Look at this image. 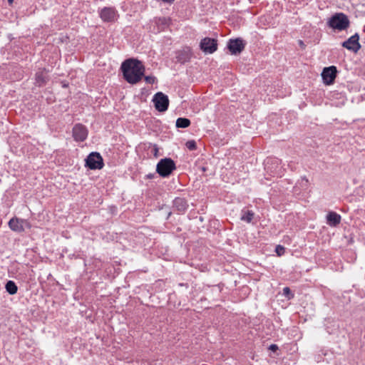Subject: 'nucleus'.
Returning <instances> with one entry per match:
<instances>
[{"label": "nucleus", "mask_w": 365, "mask_h": 365, "mask_svg": "<svg viewBox=\"0 0 365 365\" xmlns=\"http://www.w3.org/2000/svg\"><path fill=\"white\" fill-rule=\"evenodd\" d=\"M301 185L304 188H307L308 186V180L306 178H302L301 180Z\"/></svg>", "instance_id": "nucleus-24"}, {"label": "nucleus", "mask_w": 365, "mask_h": 365, "mask_svg": "<svg viewBox=\"0 0 365 365\" xmlns=\"http://www.w3.org/2000/svg\"><path fill=\"white\" fill-rule=\"evenodd\" d=\"M190 125V120L185 118H179L176 120V127L185 128Z\"/></svg>", "instance_id": "nucleus-17"}, {"label": "nucleus", "mask_w": 365, "mask_h": 365, "mask_svg": "<svg viewBox=\"0 0 365 365\" xmlns=\"http://www.w3.org/2000/svg\"><path fill=\"white\" fill-rule=\"evenodd\" d=\"M6 289L10 294H14L17 292V286L13 281H9L6 284Z\"/></svg>", "instance_id": "nucleus-18"}, {"label": "nucleus", "mask_w": 365, "mask_h": 365, "mask_svg": "<svg viewBox=\"0 0 365 365\" xmlns=\"http://www.w3.org/2000/svg\"><path fill=\"white\" fill-rule=\"evenodd\" d=\"M145 80L146 83L153 84L155 81V78L154 76H148L145 77Z\"/></svg>", "instance_id": "nucleus-23"}, {"label": "nucleus", "mask_w": 365, "mask_h": 365, "mask_svg": "<svg viewBox=\"0 0 365 365\" xmlns=\"http://www.w3.org/2000/svg\"><path fill=\"white\" fill-rule=\"evenodd\" d=\"M275 251L278 256H281L284 253V247L282 245H277L276 247Z\"/></svg>", "instance_id": "nucleus-22"}, {"label": "nucleus", "mask_w": 365, "mask_h": 365, "mask_svg": "<svg viewBox=\"0 0 365 365\" xmlns=\"http://www.w3.org/2000/svg\"><path fill=\"white\" fill-rule=\"evenodd\" d=\"M336 76V68L335 66H329L324 68L322 73V77L325 84L330 85L334 81Z\"/></svg>", "instance_id": "nucleus-8"}, {"label": "nucleus", "mask_w": 365, "mask_h": 365, "mask_svg": "<svg viewBox=\"0 0 365 365\" xmlns=\"http://www.w3.org/2000/svg\"><path fill=\"white\" fill-rule=\"evenodd\" d=\"M269 349L273 351H275L276 350L278 349V346L276 344H272L269 346Z\"/></svg>", "instance_id": "nucleus-25"}, {"label": "nucleus", "mask_w": 365, "mask_h": 365, "mask_svg": "<svg viewBox=\"0 0 365 365\" xmlns=\"http://www.w3.org/2000/svg\"><path fill=\"white\" fill-rule=\"evenodd\" d=\"M299 46H302V47H303V46H304V43H303V41H301V40H300V41H299Z\"/></svg>", "instance_id": "nucleus-26"}, {"label": "nucleus", "mask_w": 365, "mask_h": 365, "mask_svg": "<svg viewBox=\"0 0 365 365\" xmlns=\"http://www.w3.org/2000/svg\"><path fill=\"white\" fill-rule=\"evenodd\" d=\"M86 165L91 170L101 169L103 166V158L98 153H91L86 160Z\"/></svg>", "instance_id": "nucleus-6"}, {"label": "nucleus", "mask_w": 365, "mask_h": 365, "mask_svg": "<svg viewBox=\"0 0 365 365\" xmlns=\"http://www.w3.org/2000/svg\"><path fill=\"white\" fill-rule=\"evenodd\" d=\"M88 135V131L85 126L77 124L73 128V136L77 141H83Z\"/></svg>", "instance_id": "nucleus-11"}, {"label": "nucleus", "mask_w": 365, "mask_h": 365, "mask_svg": "<svg viewBox=\"0 0 365 365\" xmlns=\"http://www.w3.org/2000/svg\"><path fill=\"white\" fill-rule=\"evenodd\" d=\"M283 295L285 296L288 299L294 297V294L292 293L289 287H284L283 289Z\"/></svg>", "instance_id": "nucleus-20"}, {"label": "nucleus", "mask_w": 365, "mask_h": 365, "mask_svg": "<svg viewBox=\"0 0 365 365\" xmlns=\"http://www.w3.org/2000/svg\"><path fill=\"white\" fill-rule=\"evenodd\" d=\"M121 69L125 79L132 84L140 81L145 72L142 62L133 58L125 61L121 65Z\"/></svg>", "instance_id": "nucleus-1"}, {"label": "nucleus", "mask_w": 365, "mask_h": 365, "mask_svg": "<svg viewBox=\"0 0 365 365\" xmlns=\"http://www.w3.org/2000/svg\"><path fill=\"white\" fill-rule=\"evenodd\" d=\"M186 147L190 150H195L196 143L194 140H189L186 143Z\"/></svg>", "instance_id": "nucleus-21"}, {"label": "nucleus", "mask_w": 365, "mask_h": 365, "mask_svg": "<svg viewBox=\"0 0 365 365\" xmlns=\"http://www.w3.org/2000/svg\"><path fill=\"white\" fill-rule=\"evenodd\" d=\"M173 207L179 212H184L187 207V204L185 199L177 197L173 201Z\"/></svg>", "instance_id": "nucleus-14"}, {"label": "nucleus", "mask_w": 365, "mask_h": 365, "mask_svg": "<svg viewBox=\"0 0 365 365\" xmlns=\"http://www.w3.org/2000/svg\"><path fill=\"white\" fill-rule=\"evenodd\" d=\"M227 47L232 54H237L243 50L245 44L243 43L242 40L237 38L230 40Z\"/></svg>", "instance_id": "nucleus-13"}, {"label": "nucleus", "mask_w": 365, "mask_h": 365, "mask_svg": "<svg viewBox=\"0 0 365 365\" xmlns=\"http://www.w3.org/2000/svg\"><path fill=\"white\" fill-rule=\"evenodd\" d=\"M36 80V83L38 86H41L42 84H43L46 81V76L44 75V73L43 71L37 73Z\"/></svg>", "instance_id": "nucleus-19"}, {"label": "nucleus", "mask_w": 365, "mask_h": 365, "mask_svg": "<svg viewBox=\"0 0 365 365\" xmlns=\"http://www.w3.org/2000/svg\"><path fill=\"white\" fill-rule=\"evenodd\" d=\"M359 36L358 34H355L349 38L346 41L342 43V46L346 49L356 53L361 48V45L359 42Z\"/></svg>", "instance_id": "nucleus-7"}, {"label": "nucleus", "mask_w": 365, "mask_h": 365, "mask_svg": "<svg viewBox=\"0 0 365 365\" xmlns=\"http://www.w3.org/2000/svg\"><path fill=\"white\" fill-rule=\"evenodd\" d=\"M100 16L103 21L113 22L118 18V14L113 8L105 7L100 12Z\"/></svg>", "instance_id": "nucleus-9"}, {"label": "nucleus", "mask_w": 365, "mask_h": 365, "mask_svg": "<svg viewBox=\"0 0 365 365\" xmlns=\"http://www.w3.org/2000/svg\"><path fill=\"white\" fill-rule=\"evenodd\" d=\"M175 169V164L170 158L161 159L157 164L156 170L162 177H168Z\"/></svg>", "instance_id": "nucleus-3"}, {"label": "nucleus", "mask_w": 365, "mask_h": 365, "mask_svg": "<svg viewBox=\"0 0 365 365\" xmlns=\"http://www.w3.org/2000/svg\"><path fill=\"white\" fill-rule=\"evenodd\" d=\"M9 228L16 232H21L25 229L31 228L30 222L26 220L20 219L18 217H13L9 222Z\"/></svg>", "instance_id": "nucleus-5"}, {"label": "nucleus", "mask_w": 365, "mask_h": 365, "mask_svg": "<svg viewBox=\"0 0 365 365\" xmlns=\"http://www.w3.org/2000/svg\"><path fill=\"white\" fill-rule=\"evenodd\" d=\"M200 48L207 53H212L217 50V42L214 38H205L200 42Z\"/></svg>", "instance_id": "nucleus-10"}, {"label": "nucleus", "mask_w": 365, "mask_h": 365, "mask_svg": "<svg viewBox=\"0 0 365 365\" xmlns=\"http://www.w3.org/2000/svg\"><path fill=\"white\" fill-rule=\"evenodd\" d=\"M270 160H271L270 159L267 160V163H269Z\"/></svg>", "instance_id": "nucleus-28"}, {"label": "nucleus", "mask_w": 365, "mask_h": 365, "mask_svg": "<svg viewBox=\"0 0 365 365\" xmlns=\"http://www.w3.org/2000/svg\"><path fill=\"white\" fill-rule=\"evenodd\" d=\"M328 25L334 30L343 31L349 27V20L344 14L336 13L329 19Z\"/></svg>", "instance_id": "nucleus-2"}, {"label": "nucleus", "mask_w": 365, "mask_h": 365, "mask_svg": "<svg viewBox=\"0 0 365 365\" xmlns=\"http://www.w3.org/2000/svg\"><path fill=\"white\" fill-rule=\"evenodd\" d=\"M153 101L158 111L164 112L168 110L169 99L168 97L162 92L155 93L153 96Z\"/></svg>", "instance_id": "nucleus-4"}, {"label": "nucleus", "mask_w": 365, "mask_h": 365, "mask_svg": "<svg viewBox=\"0 0 365 365\" xmlns=\"http://www.w3.org/2000/svg\"><path fill=\"white\" fill-rule=\"evenodd\" d=\"M254 212L250 210H242L240 219L242 221L250 222L253 218Z\"/></svg>", "instance_id": "nucleus-16"}, {"label": "nucleus", "mask_w": 365, "mask_h": 365, "mask_svg": "<svg viewBox=\"0 0 365 365\" xmlns=\"http://www.w3.org/2000/svg\"><path fill=\"white\" fill-rule=\"evenodd\" d=\"M7 1H8V2L9 3V4H12V3H13V1H14V0H7Z\"/></svg>", "instance_id": "nucleus-27"}, {"label": "nucleus", "mask_w": 365, "mask_h": 365, "mask_svg": "<svg viewBox=\"0 0 365 365\" xmlns=\"http://www.w3.org/2000/svg\"><path fill=\"white\" fill-rule=\"evenodd\" d=\"M170 24V19L165 17L155 18L152 24L153 25V31L160 32L165 30Z\"/></svg>", "instance_id": "nucleus-12"}, {"label": "nucleus", "mask_w": 365, "mask_h": 365, "mask_svg": "<svg viewBox=\"0 0 365 365\" xmlns=\"http://www.w3.org/2000/svg\"><path fill=\"white\" fill-rule=\"evenodd\" d=\"M327 219L330 226H336L341 221L340 215L333 212L328 214Z\"/></svg>", "instance_id": "nucleus-15"}]
</instances>
